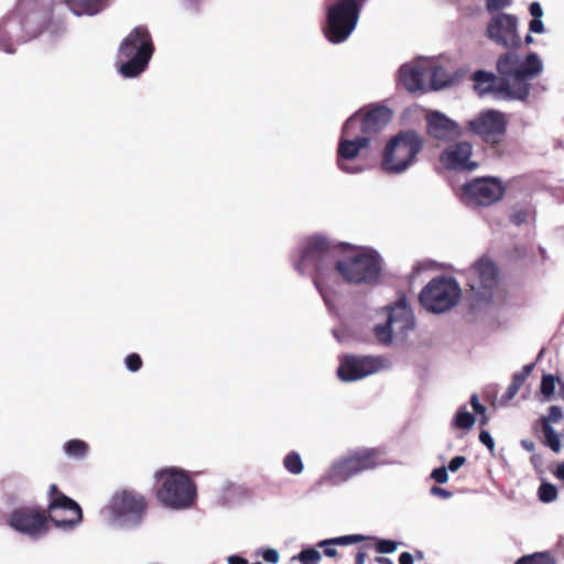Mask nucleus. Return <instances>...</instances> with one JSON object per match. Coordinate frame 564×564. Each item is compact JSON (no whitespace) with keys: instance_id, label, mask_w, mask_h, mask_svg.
<instances>
[{"instance_id":"obj_24","label":"nucleus","mask_w":564,"mask_h":564,"mask_svg":"<svg viewBox=\"0 0 564 564\" xmlns=\"http://www.w3.org/2000/svg\"><path fill=\"white\" fill-rule=\"evenodd\" d=\"M65 3L76 15H94L108 6V0H65Z\"/></svg>"},{"instance_id":"obj_12","label":"nucleus","mask_w":564,"mask_h":564,"mask_svg":"<svg viewBox=\"0 0 564 564\" xmlns=\"http://www.w3.org/2000/svg\"><path fill=\"white\" fill-rule=\"evenodd\" d=\"M379 451L366 448L334 463L328 471V478L334 485H339L359 473L375 468L381 464L379 460Z\"/></svg>"},{"instance_id":"obj_3","label":"nucleus","mask_w":564,"mask_h":564,"mask_svg":"<svg viewBox=\"0 0 564 564\" xmlns=\"http://www.w3.org/2000/svg\"><path fill=\"white\" fill-rule=\"evenodd\" d=\"M154 46L147 28L135 26L121 42L117 64L119 73L126 78L141 75L148 67Z\"/></svg>"},{"instance_id":"obj_18","label":"nucleus","mask_w":564,"mask_h":564,"mask_svg":"<svg viewBox=\"0 0 564 564\" xmlns=\"http://www.w3.org/2000/svg\"><path fill=\"white\" fill-rule=\"evenodd\" d=\"M469 131L487 142H497L506 132L507 120L503 112L487 109L467 121Z\"/></svg>"},{"instance_id":"obj_27","label":"nucleus","mask_w":564,"mask_h":564,"mask_svg":"<svg viewBox=\"0 0 564 564\" xmlns=\"http://www.w3.org/2000/svg\"><path fill=\"white\" fill-rule=\"evenodd\" d=\"M542 432L544 435V444L554 453H558L562 447L558 433L546 422L542 425Z\"/></svg>"},{"instance_id":"obj_11","label":"nucleus","mask_w":564,"mask_h":564,"mask_svg":"<svg viewBox=\"0 0 564 564\" xmlns=\"http://www.w3.org/2000/svg\"><path fill=\"white\" fill-rule=\"evenodd\" d=\"M460 295L462 290L455 279L437 276L421 291L420 302L427 311L440 314L454 307Z\"/></svg>"},{"instance_id":"obj_31","label":"nucleus","mask_w":564,"mask_h":564,"mask_svg":"<svg viewBox=\"0 0 564 564\" xmlns=\"http://www.w3.org/2000/svg\"><path fill=\"white\" fill-rule=\"evenodd\" d=\"M365 538L359 534L344 535L333 539L323 540L318 543V546L323 545H348L362 541Z\"/></svg>"},{"instance_id":"obj_19","label":"nucleus","mask_w":564,"mask_h":564,"mask_svg":"<svg viewBox=\"0 0 564 564\" xmlns=\"http://www.w3.org/2000/svg\"><path fill=\"white\" fill-rule=\"evenodd\" d=\"M34 17H28L23 21L17 15H10L0 22V51L13 53V42H24L36 36L39 31L31 28Z\"/></svg>"},{"instance_id":"obj_41","label":"nucleus","mask_w":564,"mask_h":564,"mask_svg":"<svg viewBox=\"0 0 564 564\" xmlns=\"http://www.w3.org/2000/svg\"><path fill=\"white\" fill-rule=\"evenodd\" d=\"M466 464V457L465 456H455L451 459L447 469L452 473L457 471L462 466Z\"/></svg>"},{"instance_id":"obj_13","label":"nucleus","mask_w":564,"mask_h":564,"mask_svg":"<svg viewBox=\"0 0 564 564\" xmlns=\"http://www.w3.org/2000/svg\"><path fill=\"white\" fill-rule=\"evenodd\" d=\"M48 518L58 529L69 531L75 529L83 519L79 505L64 494L56 485L50 486Z\"/></svg>"},{"instance_id":"obj_14","label":"nucleus","mask_w":564,"mask_h":564,"mask_svg":"<svg viewBox=\"0 0 564 564\" xmlns=\"http://www.w3.org/2000/svg\"><path fill=\"white\" fill-rule=\"evenodd\" d=\"M518 18L509 13H495L486 28L487 37L495 44L517 52L522 44L518 32Z\"/></svg>"},{"instance_id":"obj_43","label":"nucleus","mask_w":564,"mask_h":564,"mask_svg":"<svg viewBox=\"0 0 564 564\" xmlns=\"http://www.w3.org/2000/svg\"><path fill=\"white\" fill-rule=\"evenodd\" d=\"M529 30L530 32L536 34H542L545 32V28L541 19H532L529 23Z\"/></svg>"},{"instance_id":"obj_34","label":"nucleus","mask_w":564,"mask_h":564,"mask_svg":"<svg viewBox=\"0 0 564 564\" xmlns=\"http://www.w3.org/2000/svg\"><path fill=\"white\" fill-rule=\"evenodd\" d=\"M541 393L546 398L550 399L553 397L555 391V378L552 375H544L541 380V387H540Z\"/></svg>"},{"instance_id":"obj_4","label":"nucleus","mask_w":564,"mask_h":564,"mask_svg":"<svg viewBox=\"0 0 564 564\" xmlns=\"http://www.w3.org/2000/svg\"><path fill=\"white\" fill-rule=\"evenodd\" d=\"M334 270V292L339 285V275L351 284H371L381 273V258L375 250L360 249L337 260Z\"/></svg>"},{"instance_id":"obj_6","label":"nucleus","mask_w":564,"mask_h":564,"mask_svg":"<svg viewBox=\"0 0 564 564\" xmlns=\"http://www.w3.org/2000/svg\"><path fill=\"white\" fill-rule=\"evenodd\" d=\"M423 148V139L414 130H404L395 134L386 145L381 167L389 174L405 172L415 161Z\"/></svg>"},{"instance_id":"obj_29","label":"nucleus","mask_w":564,"mask_h":564,"mask_svg":"<svg viewBox=\"0 0 564 564\" xmlns=\"http://www.w3.org/2000/svg\"><path fill=\"white\" fill-rule=\"evenodd\" d=\"M284 468L292 475H300L304 465L299 453L290 452L283 459Z\"/></svg>"},{"instance_id":"obj_15","label":"nucleus","mask_w":564,"mask_h":564,"mask_svg":"<svg viewBox=\"0 0 564 564\" xmlns=\"http://www.w3.org/2000/svg\"><path fill=\"white\" fill-rule=\"evenodd\" d=\"M8 522L12 529L32 539H39L48 531L47 516L44 510L36 507L17 508Z\"/></svg>"},{"instance_id":"obj_25","label":"nucleus","mask_w":564,"mask_h":564,"mask_svg":"<svg viewBox=\"0 0 564 564\" xmlns=\"http://www.w3.org/2000/svg\"><path fill=\"white\" fill-rule=\"evenodd\" d=\"M426 79L430 78V86L432 89H441L451 83V75L444 67L435 65L433 62L425 59Z\"/></svg>"},{"instance_id":"obj_48","label":"nucleus","mask_w":564,"mask_h":564,"mask_svg":"<svg viewBox=\"0 0 564 564\" xmlns=\"http://www.w3.org/2000/svg\"><path fill=\"white\" fill-rule=\"evenodd\" d=\"M470 404L476 413L484 414L486 408L479 402L477 394H473L470 398Z\"/></svg>"},{"instance_id":"obj_30","label":"nucleus","mask_w":564,"mask_h":564,"mask_svg":"<svg viewBox=\"0 0 564 564\" xmlns=\"http://www.w3.org/2000/svg\"><path fill=\"white\" fill-rule=\"evenodd\" d=\"M516 564H555L549 553H534L519 558Z\"/></svg>"},{"instance_id":"obj_47","label":"nucleus","mask_w":564,"mask_h":564,"mask_svg":"<svg viewBox=\"0 0 564 564\" xmlns=\"http://www.w3.org/2000/svg\"><path fill=\"white\" fill-rule=\"evenodd\" d=\"M530 14L533 19H541L543 17V10L539 2L534 1L529 7Z\"/></svg>"},{"instance_id":"obj_52","label":"nucleus","mask_w":564,"mask_h":564,"mask_svg":"<svg viewBox=\"0 0 564 564\" xmlns=\"http://www.w3.org/2000/svg\"><path fill=\"white\" fill-rule=\"evenodd\" d=\"M228 564H247V561L238 555H230L227 558Z\"/></svg>"},{"instance_id":"obj_33","label":"nucleus","mask_w":564,"mask_h":564,"mask_svg":"<svg viewBox=\"0 0 564 564\" xmlns=\"http://www.w3.org/2000/svg\"><path fill=\"white\" fill-rule=\"evenodd\" d=\"M539 498L543 502H552L557 498V489L550 482H543L539 488Z\"/></svg>"},{"instance_id":"obj_37","label":"nucleus","mask_w":564,"mask_h":564,"mask_svg":"<svg viewBox=\"0 0 564 564\" xmlns=\"http://www.w3.org/2000/svg\"><path fill=\"white\" fill-rule=\"evenodd\" d=\"M398 547V543L392 540H378L376 551L381 554L393 553Z\"/></svg>"},{"instance_id":"obj_49","label":"nucleus","mask_w":564,"mask_h":564,"mask_svg":"<svg viewBox=\"0 0 564 564\" xmlns=\"http://www.w3.org/2000/svg\"><path fill=\"white\" fill-rule=\"evenodd\" d=\"M534 368V364H528L525 365L521 371L519 372H516L517 376H522L523 380L525 381V379L529 377V375L532 372Z\"/></svg>"},{"instance_id":"obj_17","label":"nucleus","mask_w":564,"mask_h":564,"mask_svg":"<svg viewBox=\"0 0 564 564\" xmlns=\"http://www.w3.org/2000/svg\"><path fill=\"white\" fill-rule=\"evenodd\" d=\"M463 194L468 203L490 206L502 198L505 187L496 177H480L466 183L463 186Z\"/></svg>"},{"instance_id":"obj_46","label":"nucleus","mask_w":564,"mask_h":564,"mask_svg":"<svg viewBox=\"0 0 564 564\" xmlns=\"http://www.w3.org/2000/svg\"><path fill=\"white\" fill-rule=\"evenodd\" d=\"M430 492L432 496H436V497H440L442 499H448L452 497V492L448 491L447 489H444V488H441V487H436V486H433L431 489H430Z\"/></svg>"},{"instance_id":"obj_54","label":"nucleus","mask_w":564,"mask_h":564,"mask_svg":"<svg viewBox=\"0 0 564 564\" xmlns=\"http://www.w3.org/2000/svg\"><path fill=\"white\" fill-rule=\"evenodd\" d=\"M555 476H556V478H558L560 480H563V481H564V463L560 464V465L556 467Z\"/></svg>"},{"instance_id":"obj_50","label":"nucleus","mask_w":564,"mask_h":564,"mask_svg":"<svg viewBox=\"0 0 564 564\" xmlns=\"http://www.w3.org/2000/svg\"><path fill=\"white\" fill-rule=\"evenodd\" d=\"M399 563L400 564H413V556L411 553L409 552H403L400 554V557H399Z\"/></svg>"},{"instance_id":"obj_58","label":"nucleus","mask_w":564,"mask_h":564,"mask_svg":"<svg viewBox=\"0 0 564 564\" xmlns=\"http://www.w3.org/2000/svg\"><path fill=\"white\" fill-rule=\"evenodd\" d=\"M53 0H41L42 7L44 9L48 8L51 6Z\"/></svg>"},{"instance_id":"obj_40","label":"nucleus","mask_w":564,"mask_h":564,"mask_svg":"<svg viewBox=\"0 0 564 564\" xmlns=\"http://www.w3.org/2000/svg\"><path fill=\"white\" fill-rule=\"evenodd\" d=\"M447 471L448 469L446 467H438L432 471L431 477L438 484H445L448 480Z\"/></svg>"},{"instance_id":"obj_36","label":"nucleus","mask_w":564,"mask_h":564,"mask_svg":"<svg viewBox=\"0 0 564 564\" xmlns=\"http://www.w3.org/2000/svg\"><path fill=\"white\" fill-rule=\"evenodd\" d=\"M563 419L562 409L557 405H552L549 409V414L546 416L541 417V425L545 424V422L550 425L552 423H558Z\"/></svg>"},{"instance_id":"obj_45","label":"nucleus","mask_w":564,"mask_h":564,"mask_svg":"<svg viewBox=\"0 0 564 564\" xmlns=\"http://www.w3.org/2000/svg\"><path fill=\"white\" fill-rule=\"evenodd\" d=\"M263 558L265 562L268 563H272V564H275L279 562V553L276 550L274 549H267L264 552H263Z\"/></svg>"},{"instance_id":"obj_2","label":"nucleus","mask_w":564,"mask_h":564,"mask_svg":"<svg viewBox=\"0 0 564 564\" xmlns=\"http://www.w3.org/2000/svg\"><path fill=\"white\" fill-rule=\"evenodd\" d=\"M292 262L300 274H308L326 306L333 310L332 294L334 293L335 256L334 247L321 236L306 238L292 254Z\"/></svg>"},{"instance_id":"obj_20","label":"nucleus","mask_w":564,"mask_h":564,"mask_svg":"<svg viewBox=\"0 0 564 564\" xmlns=\"http://www.w3.org/2000/svg\"><path fill=\"white\" fill-rule=\"evenodd\" d=\"M473 147L469 142L462 141L449 145L440 156L442 164L448 170L474 171L477 163L470 161Z\"/></svg>"},{"instance_id":"obj_23","label":"nucleus","mask_w":564,"mask_h":564,"mask_svg":"<svg viewBox=\"0 0 564 564\" xmlns=\"http://www.w3.org/2000/svg\"><path fill=\"white\" fill-rule=\"evenodd\" d=\"M426 70L423 58L403 64L399 69V80L410 93L423 91L426 88Z\"/></svg>"},{"instance_id":"obj_22","label":"nucleus","mask_w":564,"mask_h":564,"mask_svg":"<svg viewBox=\"0 0 564 564\" xmlns=\"http://www.w3.org/2000/svg\"><path fill=\"white\" fill-rule=\"evenodd\" d=\"M355 115L359 116V124L355 130L370 139L371 135L379 133L391 119V111L386 106L373 107L365 115L361 111H357Z\"/></svg>"},{"instance_id":"obj_16","label":"nucleus","mask_w":564,"mask_h":564,"mask_svg":"<svg viewBox=\"0 0 564 564\" xmlns=\"http://www.w3.org/2000/svg\"><path fill=\"white\" fill-rule=\"evenodd\" d=\"M384 366L386 359L382 357L348 355L341 359L337 375L341 381H357L380 371Z\"/></svg>"},{"instance_id":"obj_1","label":"nucleus","mask_w":564,"mask_h":564,"mask_svg":"<svg viewBox=\"0 0 564 564\" xmlns=\"http://www.w3.org/2000/svg\"><path fill=\"white\" fill-rule=\"evenodd\" d=\"M498 76L486 70L473 75L474 87L480 97L491 95L496 100L525 101L530 96L532 80L543 72V62L534 53L520 54L507 51L496 64Z\"/></svg>"},{"instance_id":"obj_51","label":"nucleus","mask_w":564,"mask_h":564,"mask_svg":"<svg viewBox=\"0 0 564 564\" xmlns=\"http://www.w3.org/2000/svg\"><path fill=\"white\" fill-rule=\"evenodd\" d=\"M335 545H323L324 554L328 557H334L337 555V550L334 547Z\"/></svg>"},{"instance_id":"obj_39","label":"nucleus","mask_w":564,"mask_h":564,"mask_svg":"<svg viewBox=\"0 0 564 564\" xmlns=\"http://www.w3.org/2000/svg\"><path fill=\"white\" fill-rule=\"evenodd\" d=\"M124 362L126 367L132 372L138 371L142 366L141 357L138 354H130L127 356Z\"/></svg>"},{"instance_id":"obj_7","label":"nucleus","mask_w":564,"mask_h":564,"mask_svg":"<svg viewBox=\"0 0 564 564\" xmlns=\"http://www.w3.org/2000/svg\"><path fill=\"white\" fill-rule=\"evenodd\" d=\"M465 278L471 308L481 310L492 301L498 286L496 264L488 257H481L465 271Z\"/></svg>"},{"instance_id":"obj_28","label":"nucleus","mask_w":564,"mask_h":564,"mask_svg":"<svg viewBox=\"0 0 564 564\" xmlns=\"http://www.w3.org/2000/svg\"><path fill=\"white\" fill-rule=\"evenodd\" d=\"M476 422L475 415L468 412L465 408H460L453 420V424L460 430H469Z\"/></svg>"},{"instance_id":"obj_10","label":"nucleus","mask_w":564,"mask_h":564,"mask_svg":"<svg viewBox=\"0 0 564 564\" xmlns=\"http://www.w3.org/2000/svg\"><path fill=\"white\" fill-rule=\"evenodd\" d=\"M145 510L143 497L123 490L112 496L107 511L108 521L115 528L129 529L140 524Z\"/></svg>"},{"instance_id":"obj_38","label":"nucleus","mask_w":564,"mask_h":564,"mask_svg":"<svg viewBox=\"0 0 564 564\" xmlns=\"http://www.w3.org/2000/svg\"><path fill=\"white\" fill-rule=\"evenodd\" d=\"M512 3V0H487L486 1V9L488 12H497L501 9L510 7Z\"/></svg>"},{"instance_id":"obj_5","label":"nucleus","mask_w":564,"mask_h":564,"mask_svg":"<svg viewBox=\"0 0 564 564\" xmlns=\"http://www.w3.org/2000/svg\"><path fill=\"white\" fill-rule=\"evenodd\" d=\"M379 314L384 321L376 324L373 335L384 346L391 345L393 340H404L415 327V318L405 296L384 306Z\"/></svg>"},{"instance_id":"obj_32","label":"nucleus","mask_w":564,"mask_h":564,"mask_svg":"<svg viewBox=\"0 0 564 564\" xmlns=\"http://www.w3.org/2000/svg\"><path fill=\"white\" fill-rule=\"evenodd\" d=\"M524 383L522 376H517L516 373L512 377V381L507 388L506 392L501 397V403L506 404L511 401L520 390L521 386Z\"/></svg>"},{"instance_id":"obj_26","label":"nucleus","mask_w":564,"mask_h":564,"mask_svg":"<svg viewBox=\"0 0 564 564\" xmlns=\"http://www.w3.org/2000/svg\"><path fill=\"white\" fill-rule=\"evenodd\" d=\"M64 452L73 458H84L88 452V445L82 440H70L64 444Z\"/></svg>"},{"instance_id":"obj_9","label":"nucleus","mask_w":564,"mask_h":564,"mask_svg":"<svg viewBox=\"0 0 564 564\" xmlns=\"http://www.w3.org/2000/svg\"><path fill=\"white\" fill-rule=\"evenodd\" d=\"M358 124L359 116L351 115L344 123L338 143L337 165L340 171L347 174H359L365 170L360 164L350 163L370 144L369 137L355 130Z\"/></svg>"},{"instance_id":"obj_21","label":"nucleus","mask_w":564,"mask_h":564,"mask_svg":"<svg viewBox=\"0 0 564 564\" xmlns=\"http://www.w3.org/2000/svg\"><path fill=\"white\" fill-rule=\"evenodd\" d=\"M429 134L441 141H452L462 135V129L457 122L440 111H432L426 116Z\"/></svg>"},{"instance_id":"obj_53","label":"nucleus","mask_w":564,"mask_h":564,"mask_svg":"<svg viewBox=\"0 0 564 564\" xmlns=\"http://www.w3.org/2000/svg\"><path fill=\"white\" fill-rule=\"evenodd\" d=\"M521 446L527 452H533L535 449V444L532 441H530V440H522L521 441Z\"/></svg>"},{"instance_id":"obj_57","label":"nucleus","mask_w":564,"mask_h":564,"mask_svg":"<svg viewBox=\"0 0 564 564\" xmlns=\"http://www.w3.org/2000/svg\"><path fill=\"white\" fill-rule=\"evenodd\" d=\"M533 41H534V39L531 34L525 35V39H524L525 44H532Z\"/></svg>"},{"instance_id":"obj_56","label":"nucleus","mask_w":564,"mask_h":564,"mask_svg":"<svg viewBox=\"0 0 564 564\" xmlns=\"http://www.w3.org/2000/svg\"><path fill=\"white\" fill-rule=\"evenodd\" d=\"M376 561L380 564H393V562L388 557H377Z\"/></svg>"},{"instance_id":"obj_8","label":"nucleus","mask_w":564,"mask_h":564,"mask_svg":"<svg viewBox=\"0 0 564 564\" xmlns=\"http://www.w3.org/2000/svg\"><path fill=\"white\" fill-rule=\"evenodd\" d=\"M162 486L158 490L159 500L171 509L181 510L191 507L196 497V488L185 471L166 468L158 471Z\"/></svg>"},{"instance_id":"obj_42","label":"nucleus","mask_w":564,"mask_h":564,"mask_svg":"<svg viewBox=\"0 0 564 564\" xmlns=\"http://www.w3.org/2000/svg\"><path fill=\"white\" fill-rule=\"evenodd\" d=\"M479 441L490 451L492 452L495 448V442L492 436L488 431H481L479 434Z\"/></svg>"},{"instance_id":"obj_35","label":"nucleus","mask_w":564,"mask_h":564,"mask_svg":"<svg viewBox=\"0 0 564 564\" xmlns=\"http://www.w3.org/2000/svg\"><path fill=\"white\" fill-rule=\"evenodd\" d=\"M321 553L315 549H305L299 554L302 564H317L321 561Z\"/></svg>"},{"instance_id":"obj_55","label":"nucleus","mask_w":564,"mask_h":564,"mask_svg":"<svg viewBox=\"0 0 564 564\" xmlns=\"http://www.w3.org/2000/svg\"><path fill=\"white\" fill-rule=\"evenodd\" d=\"M366 553L359 551L355 557V564H365Z\"/></svg>"},{"instance_id":"obj_44","label":"nucleus","mask_w":564,"mask_h":564,"mask_svg":"<svg viewBox=\"0 0 564 564\" xmlns=\"http://www.w3.org/2000/svg\"><path fill=\"white\" fill-rule=\"evenodd\" d=\"M529 216V213L525 210H517L511 215V221L517 225L521 226L527 221V218Z\"/></svg>"}]
</instances>
